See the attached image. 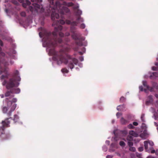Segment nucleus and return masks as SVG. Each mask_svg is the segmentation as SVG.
I'll return each instance as SVG.
<instances>
[{
	"label": "nucleus",
	"mask_w": 158,
	"mask_h": 158,
	"mask_svg": "<svg viewBox=\"0 0 158 158\" xmlns=\"http://www.w3.org/2000/svg\"><path fill=\"white\" fill-rule=\"evenodd\" d=\"M65 23L64 20H60L54 22L52 25L56 24L55 27L54 31L51 33V32H46V36L44 39L47 46L49 48H52L49 50V53L53 55L54 60L57 61V63L59 64L64 63L65 64H68V67L71 69L74 67V65H77L78 60L77 59L72 57L66 52H68L70 47L69 46L68 43L70 41V39L67 37L70 35L69 32H66L64 41H63L61 37L64 36V34L60 32L62 27L60 24H63Z\"/></svg>",
	"instance_id": "f257e3e1"
},
{
	"label": "nucleus",
	"mask_w": 158,
	"mask_h": 158,
	"mask_svg": "<svg viewBox=\"0 0 158 158\" xmlns=\"http://www.w3.org/2000/svg\"><path fill=\"white\" fill-rule=\"evenodd\" d=\"M48 1L49 5L46 9L45 15L46 16H49L51 15V19L53 20H54L55 19H58L59 18L58 12L61 15H64L70 12V10L68 8L63 5L68 7L72 6L74 5V3L72 2H64L62 4L60 2L61 1L58 0Z\"/></svg>",
	"instance_id": "f03ea898"
},
{
	"label": "nucleus",
	"mask_w": 158,
	"mask_h": 158,
	"mask_svg": "<svg viewBox=\"0 0 158 158\" xmlns=\"http://www.w3.org/2000/svg\"><path fill=\"white\" fill-rule=\"evenodd\" d=\"M76 15L77 17L76 19V21H71L69 20H66L65 22L67 24L70 25V31L73 33L72 35V38L75 41L76 44L79 46H81L83 45L82 41L85 40V38L81 36V34L75 32V30L76 28L74 26H77L78 24L80 23L83 22L84 20L80 15L82 14V11L79 9H77L75 12Z\"/></svg>",
	"instance_id": "7ed1b4c3"
},
{
	"label": "nucleus",
	"mask_w": 158,
	"mask_h": 158,
	"mask_svg": "<svg viewBox=\"0 0 158 158\" xmlns=\"http://www.w3.org/2000/svg\"><path fill=\"white\" fill-rule=\"evenodd\" d=\"M12 87L9 89L10 91H7L5 94V96L6 97L10 96L9 98L6 99L7 102V106H4L2 108V110L3 113H6L8 116H10L11 115V113L15 109L16 107V104L15 103L17 101L16 98H13L14 95H11V94H18L20 91L19 88L15 89Z\"/></svg>",
	"instance_id": "20e7f679"
},
{
	"label": "nucleus",
	"mask_w": 158,
	"mask_h": 158,
	"mask_svg": "<svg viewBox=\"0 0 158 158\" xmlns=\"http://www.w3.org/2000/svg\"><path fill=\"white\" fill-rule=\"evenodd\" d=\"M19 72L16 70L14 73L12 77L10 78L8 81L4 80L2 83L3 85H6L7 89H9L12 87H17L19 85V83L18 81H20L21 78L19 76H18Z\"/></svg>",
	"instance_id": "39448f33"
},
{
	"label": "nucleus",
	"mask_w": 158,
	"mask_h": 158,
	"mask_svg": "<svg viewBox=\"0 0 158 158\" xmlns=\"http://www.w3.org/2000/svg\"><path fill=\"white\" fill-rule=\"evenodd\" d=\"M12 119V118L10 117L9 118H6L4 121L2 122V126L0 127V132L1 133L0 137L3 139H6L10 137V135L8 134H5L4 133V130L6 127H10L9 124L10 121L9 119Z\"/></svg>",
	"instance_id": "423d86ee"
},
{
	"label": "nucleus",
	"mask_w": 158,
	"mask_h": 158,
	"mask_svg": "<svg viewBox=\"0 0 158 158\" xmlns=\"http://www.w3.org/2000/svg\"><path fill=\"white\" fill-rule=\"evenodd\" d=\"M1 50L2 48L0 47V64L2 63L4 64L5 68L3 72H5L6 74V75H2L1 76V79H3L5 78H8L9 74H7L8 68L6 67V66L9 65V63L7 61L3 59V57L5 55V54L4 53L1 52Z\"/></svg>",
	"instance_id": "0eeeda50"
},
{
	"label": "nucleus",
	"mask_w": 158,
	"mask_h": 158,
	"mask_svg": "<svg viewBox=\"0 0 158 158\" xmlns=\"http://www.w3.org/2000/svg\"><path fill=\"white\" fill-rule=\"evenodd\" d=\"M32 2H35V3H34L32 4L34 6L35 10L38 11L39 9L41 8L40 11L41 12H43L44 11V9L41 6L37 3H40L42 2V0H31Z\"/></svg>",
	"instance_id": "6e6552de"
},
{
	"label": "nucleus",
	"mask_w": 158,
	"mask_h": 158,
	"mask_svg": "<svg viewBox=\"0 0 158 158\" xmlns=\"http://www.w3.org/2000/svg\"><path fill=\"white\" fill-rule=\"evenodd\" d=\"M30 2L28 0H26L25 2L23 3L22 5L23 6L24 8H27L28 7L29 10L33 12L34 10V8L31 6H29L31 4Z\"/></svg>",
	"instance_id": "1a4fd4ad"
},
{
	"label": "nucleus",
	"mask_w": 158,
	"mask_h": 158,
	"mask_svg": "<svg viewBox=\"0 0 158 158\" xmlns=\"http://www.w3.org/2000/svg\"><path fill=\"white\" fill-rule=\"evenodd\" d=\"M153 102L152 96V95H149L148 97L147 100L146 102V104L148 105L151 104Z\"/></svg>",
	"instance_id": "9d476101"
},
{
	"label": "nucleus",
	"mask_w": 158,
	"mask_h": 158,
	"mask_svg": "<svg viewBox=\"0 0 158 158\" xmlns=\"http://www.w3.org/2000/svg\"><path fill=\"white\" fill-rule=\"evenodd\" d=\"M158 77V73L157 72H152L151 74L149 76V77L151 79H154Z\"/></svg>",
	"instance_id": "9b49d317"
},
{
	"label": "nucleus",
	"mask_w": 158,
	"mask_h": 158,
	"mask_svg": "<svg viewBox=\"0 0 158 158\" xmlns=\"http://www.w3.org/2000/svg\"><path fill=\"white\" fill-rule=\"evenodd\" d=\"M129 134L130 135L134 136H137L138 134H136L134 131L131 130L129 131Z\"/></svg>",
	"instance_id": "f8f14e48"
},
{
	"label": "nucleus",
	"mask_w": 158,
	"mask_h": 158,
	"mask_svg": "<svg viewBox=\"0 0 158 158\" xmlns=\"http://www.w3.org/2000/svg\"><path fill=\"white\" fill-rule=\"evenodd\" d=\"M19 119V117L18 116L16 115L15 114L14 115V118L13 119V120L14 121V123H16L18 121Z\"/></svg>",
	"instance_id": "ddd939ff"
},
{
	"label": "nucleus",
	"mask_w": 158,
	"mask_h": 158,
	"mask_svg": "<svg viewBox=\"0 0 158 158\" xmlns=\"http://www.w3.org/2000/svg\"><path fill=\"white\" fill-rule=\"evenodd\" d=\"M143 84L144 87L147 88V89H149V86L147 85V82L146 81H143Z\"/></svg>",
	"instance_id": "4468645a"
},
{
	"label": "nucleus",
	"mask_w": 158,
	"mask_h": 158,
	"mask_svg": "<svg viewBox=\"0 0 158 158\" xmlns=\"http://www.w3.org/2000/svg\"><path fill=\"white\" fill-rule=\"evenodd\" d=\"M121 122L122 124H125L127 123V121L122 117L121 119Z\"/></svg>",
	"instance_id": "2eb2a0df"
},
{
	"label": "nucleus",
	"mask_w": 158,
	"mask_h": 158,
	"mask_svg": "<svg viewBox=\"0 0 158 158\" xmlns=\"http://www.w3.org/2000/svg\"><path fill=\"white\" fill-rule=\"evenodd\" d=\"M144 146L145 149L147 150L148 149V141H144Z\"/></svg>",
	"instance_id": "dca6fc26"
},
{
	"label": "nucleus",
	"mask_w": 158,
	"mask_h": 158,
	"mask_svg": "<svg viewBox=\"0 0 158 158\" xmlns=\"http://www.w3.org/2000/svg\"><path fill=\"white\" fill-rule=\"evenodd\" d=\"M61 71L63 73H68L69 71L66 68H64L61 69Z\"/></svg>",
	"instance_id": "f3484780"
},
{
	"label": "nucleus",
	"mask_w": 158,
	"mask_h": 158,
	"mask_svg": "<svg viewBox=\"0 0 158 158\" xmlns=\"http://www.w3.org/2000/svg\"><path fill=\"white\" fill-rule=\"evenodd\" d=\"M152 85V87L157 89H158V85L156 83L153 82Z\"/></svg>",
	"instance_id": "a211bd4d"
},
{
	"label": "nucleus",
	"mask_w": 158,
	"mask_h": 158,
	"mask_svg": "<svg viewBox=\"0 0 158 158\" xmlns=\"http://www.w3.org/2000/svg\"><path fill=\"white\" fill-rule=\"evenodd\" d=\"M127 140L128 141H131L133 140V137L131 135H128L127 137Z\"/></svg>",
	"instance_id": "6ab92c4d"
},
{
	"label": "nucleus",
	"mask_w": 158,
	"mask_h": 158,
	"mask_svg": "<svg viewBox=\"0 0 158 158\" xmlns=\"http://www.w3.org/2000/svg\"><path fill=\"white\" fill-rule=\"evenodd\" d=\"M73 6V8L74 9H78L79 6L78 4L77 3L76 4H74V5Z\"/></svg>",
	"instance_id": "aec40b11"
},
{
	"label": "nucleus",
	"mask_w": 158,
	"mask_h": 158,
	"mask_svg": "<svg viewBox=\"0 0 158 158\" xmlns=\"http://www.w3.org/2000/svg\"><path fill=\"white\" fill-rule=\"evenodd\" d=\"M126 98L123 97H122L120 99V102H125Z\"/></svg>",
	"instance_id": "412c9836"
},
{
	"label": "nucleus",
	"mask_w": 158,
	"mask_h": 158,
	"mask_svg": "<svg viewBox=\"0 0 158 158\" xmlns=\"http://www.w3.org/2000/svg\"><path fill=\"white\" fill-rule=\"evenodd\" d=\"M127 127L130 129H133L135 128V127L131 124H130L128 125L127 126Z\"/></svg>",
	"instance_id": "4be33fe9"
},
{
	"label": "nucleus",
	"mask_w": 158,
	"mask_h": 158,
	"mask_svg": "<svg viewBox=\"0 0 158 158\" xmlns=\"http://www.w3.org/2000/svg\"><path fill=\"white\" fill-rule=\"evenodd\" d=\"M85 26L84 23H82L79 26V27L81 29H84L85 28Z\"/></svg>",
	"instance_id": "5701e85b"
},
{
	"label": "nucleus",
	"mask_w": 158,
	"mask_h": 158,
	"mask_svg": "<svg viewBox=\"0 0 158 158\" xmlns=\"http://www.w3.org/2000/svg\"><path fill=\"white\" fill-rule=\"evenodd\" d=\"M119 145L122 146H124L125 145V143L123 141H120L119 142Z\"/></svg>",
	"instance_id": "b1692460"
},
{
	"label": "nucleus",
	"mask_w": 158,
	"mask_h": 158,
	"mask_svg": "<svg viewBox=\"0 0 158 158\" xmlns=\"http://www.w3.org/2000/svg\"><path fill=\"white\" fill-rule=\"evenodd\" d=\"M129 150L132 152H135V147H131L129 148Z\"/></svg>",
	"instance_id": "393cba45"
},
{
	"label": "nucleus",
	"mask_w": 158,
	"mask_h": 158,
	"mask_svg": "<svg viewBox=\"0 0 158 158\" xmlns=\"http://www.w3.org/2000/svg\"><path fill=\"white\" fill-rule=\"evenodd\" d=\"M128 146L130 147L133 145V143L131 141H128Z\"/></svg>",
	"instance_id": "a878e982"
},
{
	"label": "nucleus",
	"mask_w": 158,
	"mask_h": 158,
	"mask_svg": "<svg viewBox=\"0 0 158 158\" xmlns=\"http://www.w3.org/2000/svg\"><path fill=\"white\" fill-rule=\"evenodd\" d=\"M20 15L23 17H25L26 15V14L25 12H22L20 13Z\"/></svg>",
	"instance_id": "bb28decb"
},
{
	"label": "nucleus",
	"mask_w": 158,
	"mask_h": 158,
	"mask_svg": "<svg viewBox=\"0 0 158 158\" xmlns=\"http://www.w3.org/2000/svg\"><path fill=\"white\" fill-rule=\"evenodd\" d=\"M152 69L154 71H157L158 70V67L153 66L152 67Z\"/></svg>",
	"instance_id": "cd10ccee"
},
{
	"label": "nucleus",
	"mask_w": 158,
	"mask_h": 158,
	"mask_svg": "<svg viewBox=\"0 0 158 158\" xmlns=\"http://www.w3.org/2000/svg\"><path fill=\"white\" fill-rule=\"evenodd\" d=\"M148 144L151 146H152L154 145V143L152 141H148Z\"/></svg>",
	"instance_id": "c85d7f7f"
},
{
	"label": "nucleus",
	"mask_w": 158,
	"mask_h": 158,
	"mask_svg": "<svg viewBox=\"0 0 158 158\" xmlns=\"http://www.w3.org/2000/svg\"><path fill=\"white\" fill-rule=\"evenodd\" d=\"M143 150V147H139L138 148V150L139 152H142Z\"/></svg>",
	"instance_id": "c756f323"
},
{
	"label": "nucleus",
	"mask_w": 158,
	"mask_h": 158,
	"mask_svg": "<svg viewBox=\"0 0 158 158\" xmlns=\"http://www.w3.org/2000/svg\"><path fill=\"white\" fill-rule=\"evenodd\" d=\"M144 114H142L141 116V119L143 122H145L144 120Z\"/></svg>",
	"instance_id": "7c9ffc66"
},
{
	"label": "nucleus",
	"mask_w": 158,
	"mask_h": 158,
	"mask_svg": "<svg viewBox=\"0 0 158 158\" xmlns=\"http://www.w3.org/2000/svg\"><path fill=\"white\" fill-rule=\"evenodd\" d=\"M136 156L137 157H138L139 158V157H141L142 155H141V154H140V153H136Z\"/></svg>",
	"instance_id": "2f4dec72"
},
{
	"label": "nucleus",
	"mask_w": 158,
	"mask_h": 158,
	"mask_svg": "<svg viewBox=\"0 0 158 158\" xmlns=\"http://www.w3.org/2000/svg\"><path fill=\"white\" fill-rule=\"evenodd\" d=\"M154 88L153 87H150L149 88L148 90H149L150 91L152 92L153 91V89Z\"/></svg>",
	"instance_id": "473e14b6"
},
{
	"label": "nucleus",
	"mask_w": 158,
	"mask_h": 158,
	"mask_svg": "<svg viewBox=\"0 0 158 158\" xmlns=\"http://www.w3.org/2000/svg\"><path fill=\"white\" fill-rule=\"evenodd\" d=\"M121 106H118L117 107V110H121V109H120V107H121Z\"/></svg>",
	"instance_id": "72a5a7b5"
},
{
	"label": "nucleus",
	"mask_w": 158,
	"mask_h": 158,
	"mask_svg": "<svg viewBox=\"0 0 158 158\" xmlns=\"http://www.w3.org/2000/svg\"><path fill=\"white\" fill-rule=\"evenodd\" d=\"M133 124L135 126H137L138 125V123L136 122H134L133 123Z\"/></svg>",
	"instance_id": "f704fd0d"
},
{
	"label": "nucleus",
	"mask_w": 158,
	"mask_h": 158,
	"mask_svg": "<svg viewBox=\"0 0 158 158\" xmlns=\"http://www.w3.org/2000/svg\"><path fill=\"white\" fill-rule=\"evenodd\" d=\"M79 59L81 61H82L84 60V58L82 56H80L79 58Z\"/></svg>",
	"instance_id": "c9c22d12"
},
{
	"label": "nucleus",
	"mask_w": 158,
	"mask_h": 158,
	"mask_svg": "<svg viewBox=\"0 0 158 158\" xmlns=\"http://www.w3.org/2000/svg\"><path fill=\"white\" fill-rule=\"evenodd\" d=\"M139 89L141 91H143V86H141L139 87Z\"/></svg>",
	"instance_id": "e433bc0d"
},
{
	"label": "nucleus",
	"mask_w": 158,
	"mask_h": 158,
	"mask_svg": "<svg viewBox=\"0 0 158 158\" xmlns=\"http://www.w3.org/2000/svg\"><path fill=\"white\" fill-rule=\"evenodd\" d=\"M0 45L1 46H3V43L2 41L0 39Z\"/></svg>",
	"instance_id": "4c0bfd02"
},
{
	"label": "nucleus",
	"mask_w": 158,
	"mask_h": 158,
	"mask_svg": "<svg viewBox=\"0 0 158 158\" xmlns=\"http://www.w3.org/2000/svg\"><path fill=\"white\" fill-rule=\"evenodd\" d=\"M121 113L119 112H118L116 114V115L117 117L121 115Z\"/></svg>",
	"instance_id": "58836bf2"
},
{
	"label": "nucleus",
	"mask_w": 158,
	"mask_h": 158,
	"mask_svg": "<svg viewBox=\"0 0 158 158\" xmlns=\"http://www.w3.org/2000/svg\"><path fill=\"white\" fill-rule=\"evenodd\" d=\"M112 157L110 155H107L106 156V158H112Z\"/></svg>",
	"instance_id": "ea45409f"
},
{
	"label": "nucleus",
	"mask_w": 158,
	"mask_h": 158,
	"mask_svg": "<svg viewBox=\"0 0 158 158\" xmlns=\"http://www.w3.org/2000/svg\"><path fill=\"white\" fill-rule=\"evenodd\" d=\"M155 152V151L154 150H153L151 151V153H154Z\"/></svg>",
	"instance_id": "a19ab883"
},
{
	"label": "nucleus",
	"mask_w": 158,
	"mask_h": 158,
	"mask_svg": "<svg viewBox=\"0 0 158 158\" xmlns=\"http://www.w3.org/2000/svg\"><path fill=\"white\" fill-rule=\"evenodd\" d=\"M19 2H23V3L25 2H23V0H18Z\"/></svg>",
	"instance_id": "79ce46f5"
},
{
	"label": "nucleus",
	"mask_w": 158,
	"mask_h": 158,
	"mask_svg": "<svg viewBox=\"0 0 158 158\" xmlns=\"http://www.w3.org/2000/svg\"><path fill=\"white\" fill-rule=\"evenodd\" d=\"M147 158H154V157L152 156H149Z\"/></svg>",
	"instance_id": "37998d69"
},
{
	"label": "nucleus",
	"mask_w": 158,
	"mask_h": 158,
	"mask_svg": "<svg viewBox=\"0 0 158 158\" xmlns=\"http://www.w3.org/2000/svg\"><path fill=\"white\" fill-rule=\"evenodd\" d=\"M0 96L2 98H3L4 97V95L3 94L0 95Z\"/></svg>",
	"instance_id": "c03bdc74"
},
{
	"label": "nucleus",
	"mask_w": 158,
	"mask_h": 158,
	"mask_svg": "<svg viewBox=\"0 0 158 158\" xmlns=\"http://www.w3.org/2000/svg\"><path fill=\"white\" fill-rule=\"evenodd\" d=\"M10 63L11 64V65H12V64H13V63H14V62H13V61H10Z\"/></svg>",
	"instance_id": "a18cd8bd"
},
{
	"label": "nucleus",
	"mask_w": 158,
	"mask_h": 158,
	"mask_svg": "<svg viewBox=\"0 0 158 158\" xmlns=\"http://www.w3.org/2000/svg\"><path fill=\"white\" fill-rule=\"evenodd\" d=\"M14 3L15 4H16V5L18 3L17 1H14Z\"/></svg>",
	"instance_id": "49530a36"
},
{
	"label": "nucleus",
	"mask_w": 158,
	"mask_h": 158,
	"mask_svg": "<svg viewBox=\"0 0 158 158\" xmlns=\"http://www.w3.org/2000/svg\"><path fill=\"white\" fill-rule=\"evenodd\" d=\"M13 53L14 54H15V51H13Z\"/></svg>",
	"instance_id": "de8ad7c7"
},
{
	"label": "nucleus",
	"mask_w": 158,
	"mask_h": 158,
	"mask_svg": "<svg viewBox=\"0 0 158 158\" xmlns=\"http://www.w3.org/2000/svg\"><path fill=\"white\" fill-rule=\"evenodd\" d=\"M146 90H147V89H144V91H145V92H146Z\"/></svg>",
	"instance_id": "09e8293b"
},
{
	"label": "nucleus",
	"mask_w": 158,
	"mask_h": 158,
	"mask_svg": "<svg viewBox=\"0 0 158 158\" xmlns=\"http://www.w3.org/2000/svg\"><path fill=\"white\" fill-rule=\"evenodd\" d=\"M156 155H158V152H156Z\"/></svg>",
	"instance_id": "8fccbe9b"
},
{
	"label": "nucleus",
	"mask_w": 158,
	"mask_h": 158,
	"mask_svg": "<svg viewBox=\"0 0 158 158\" xmlns=\"http://www.w3.org/2000/svg\"><path fill=\"white\" fill-rule=\"evenodd\" d=\"M80 54H82V52H80Z\"/></svg>",
	"instance_id": "3c124183"
},
{
	"label": "nucleus",
	"mask_w": 158,
	"mask_h": 158,
	"mask_svg": "<svg viewBox=\"0 0 158 158\" xmlns=\"http://www.w3.org/2000/svg\"><path fill=\"white\" fill-rule=\"evenodd\" d=\"M156 60H158V58H156Z\"/></svg>",
	"instance_id": "603ef678"
},
{
	"label": "nucleus",
	"mask_w": 158,
	"mask_h": 158,
	"mask_svg": "<svg viewBox=\"0 0 158 158\" xmlns=\"http://www.w3.org/2000/svg\"><path fill=\"white\" fill-rule=\"evenodd\" d=\"M138 158H142L141 157H139Z\"/></svg>",
	"instance_id": "864d4df0"
},
{
	"label": "nucleus",
	"mask_w": 158,
	"mask_h": 158,
	"mask_svg": "<svg viewBox=\"0 0 158 158\" xmlns=\"http://www.w3.org/2000/svg\"><path fill=\"white\" fill-rule=\"evenodd\" d=\"M41 33V32H40L39 33V34H40Z\"/></svg>",
	"instance_id": "5fc2aeb1"
}]
</instances>
